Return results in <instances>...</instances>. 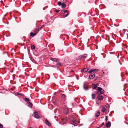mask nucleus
<instances>
[{
	"instance_id": "7",
	"label": "nucleus",
	"mask_w": 128,
	"mask_h": 128,
	"mask_svg": "<svg viewBox=\"0 0 128 128\" xmlns=\"http://www.w3.org/2000/svg\"><path fill=\"white\" fill-rule=\"evenodd\" d=\"M97 98L98 100H102L104 99L103 97L102 96H98Z\"/></svg>"
},
{
	"instance_id": "10",
	"label": "nucleus",
	"mask_w": 128,
	"mask_h": 128,
	"mask_svg": "<svg viewBox=\"0 0 128 128\" xmlns=\"http://www.w3.org/2000/svg\"><path fill=\"white\" fill-rule=\"evenodd\" d=\"M106 106H103L102 108V112H104V111L106 110Z\"/></svg>"
},
{
	"instance_id": "21",
	"label": "nucleus",
	"mask_w": 128,
	"mask_h": 128,
	"mask_svg": "<svg viewBox=\"0 0 128 128\" xmlns=\"http://www.w3.org/2000/svg\"><path fill=\"white\" fill-rule=\"evenodd\" d=\"M64 110H65L66 111V112L65 113V114H67L68 112V109H67L66 108H65V109H64Z\"/></svg>"
},
{
	"instance_id": "19",
	"label": "nucleus",
	"mask_w": 128,
	"mask_h": 128,
	"mask_svg": "<svg viewBox=\"0 0 128 128\" xmlns=\"http://www.w3.org/2000/svg\"><path fill=\"white\" fill-rule=\"evenodd\" d=\"M31 47L32 49L34 50L35 49V47L33 45H31Z\"/></svg>"
},
{
	"instance_id": "34",
	"label": "nucleus",
	"mask_w": 128,
	"mask_h": 128,
	"mask_svg": "<svg viewBox=\"0 0 128 128\" xmlns=\"http://www.w3.org/2000/svg\"><path fill=\"white\" fill-rule=\"evenodd\" d=\"M59 12V10H57L56 11V12Z\"/></svg>"
},
{
	"instance_id": "23",
	"label": "nucleus",
	"mask_w": 128,
	"mask_h": 128,
	"mask_svg": "<svg viewBox=\"0 0 128 128\" xmlns=\"http://www.w3.org/2000/svg\"><path fill=\"white\" fill-rule=\"evenodd\" d=\"M58 6H60L62 4L61 2H58Z\"/></svg>"
},
{
	"instance_id": "2",
	"label": "nucleus",
	"mask_w": 128,
	"mask_h": 128,
	"mask_svg": "<svg viewBox=\"0 0 128 128\" xmlns=\"http://www.w3.org/2000/svg\"><path fill=\"white\" fill-rule=\"evenodd\" d=\"M88 55L86 54H84L82 55H80L79 56L78 58L79 60H81L82 59H84L87 57Z\"/></svg>"
},
{
	"instance_id": "30",
	"label": "nucleus",
	"mask_w": 128,
	"mask_h": 128,
	"mask_svg": "<svg viewBox=\"0 0 128 128\" xmlns=\"http://www.w3.org/2000/svg\"><path fill=\"white\" fill-rule=\"evenodd\" d=\"M19 94L21 96H23V94L22 93H20V94Z\"/></svg>"
},
{
	"instance_id": "26",
	"label": "nucleus",
	"mask_w": 128,
	"mask_h": 128,
	"mask_svg": "<svg viewBox=\"0 0 128 128\" xmlns=\"http://www.w3.org/2000/svg\"><path fill=\"white\" fill-rule=\"evenodd\" d=\"M105 120H108V116H106V119Z\"/></svg>"
},
{
	"instance_id": "32",
	"label": "nucleus",
	"mask_w": 128,
	"mask_h": 128,
	"mask_svg": "<svg viewBox=\"0 0 128 128\" xmlns=\"http://www.w3.org/2000/svg\"><path fill=\"white\" fill-rule=\"evenodd\" d=\"M62 96L64 98V97H65V95L64 94H63L62 95Z\"/></svg>"
},
{
	"instance_id": "17",
	"label": "nucleus",
	"mask_w": 128,
	"mask_h": 128,
	"mask_svg": "<svg viewBox=\"0 0 128 128\" xmlns=\"http://www.w3.org/2000/svg\"><path fill=\"white\" fill-rule=\"evenodd\" d=\"M83 87L84 88L85 90H88V88L86 86H85L84 84V85Z\"/></svg>"
},
{
	"instance_id": "6",
	"label": "nucleus",
	"mask_w": 128,
	"mask_h": 128,
	"mask_svg": "<svg viewBox=\"0 0 128 128\" xmlns=\"http://www.w3.org/2000/svg\"><path fill=\"white\" fill-rule=\"evenodd\" d=\"M62 123L63 124H65L66 123L67 121V118L66 117H65L64 118H62Z\"/></svg>"
},
{
	"instance_id": "31",
	"label": "nucleus",
	"mask_w": 128,
	"mask_h": 128,
	"mask_svg": "<svg viewBox=\"0 0 128 128\" xmlns=\"http://www.w3.org/2000/svg\"><path fill=\"white\" fill-rule=\"evenodd\" d=\"M39 30V29L36 28V31L37 32H38V31Z\"/></svg>"
},
{
	"instance_id": "1",
	"label": "nucleus",
	"mask_w": 128,
	"mask_h": 128,
	"mask_svg": "<svg viewBox=\"0 0 128 128\" xmlns=\"http://www.w3.org/2000/svg\"><path fill=\"white\" fill-rule=\"evenodd\" d=\"M98 94V95H100L104 94V90L102 88L100 87H98L97 89Z\"/></svg>"
},
{
	"instance_id": "5",
	"label": "nucleus",
	"mask_w": 128,
	"mask_h": 128,
	"mask_svg": "<svg viewBox=\"0 0 128 128\" xmlns=\"http://www.w3.org/2000/svg\"><path fill=\"white\" fill-rule=\"evenodd\" d=\"M98 69L90 70L88 71V73L89 74H90L92 72H94V71L98 72Z\"/></svg>"
},
{
	"instance_id": "22",
	"label": "nucleus",
	"mask_w": 128,
	"mask_h": 128,
	"mask_svg": "<svg viewBox=\"0 0 128 128\" xmlns=\"http://www.w3.org/2000/svg\"><path fill=\"white\" fill-rule=\"evenodd\" d=\"M57 64L60 66H62V64L60 62L58 63Z\"/></svg>"
},
{
	"instance_id": "11",
	"label": "nucleus",
	"mask_w": 128,
	"mask_h": 128,
	"mask_svg": "<svg viewBox=\"0 0 128 128\" xmlns=\"http://www.w3.org/2000/svg\"><path fill=\"white\" fill-rule=\"evenodd\" d=\"M50 60L53 62H58V59L56 58H51L50 59Z\"/></svg>"
},
{
	"instance_id": "12",
	"label": "nucleus",
	"mask_w": 128,
	"mask_h": 128,
	"mask_svg": "<svg viewBox=\"0 0 128 128\" xmlns=\"http://www.w3.org/2000/svg\"><path fill=\"white\" fill-rule=\"evenodd\" d=\"M88 70V68H85L83 69L82 70V72H87Z\"/></svg>"
},
{
	"instance_id": "18",
	"label": "nucleus",
	"mask_w": 128,
	"mask_h": 128,
	"mask_svg": "<svg viewBox=\"0 0 128 128\" xmlns=\"http://www.w3.org/2000/svg\"><path fill=\"white\" fill-rule=\"evenodd\" d=\"M65 6L66 4H65L64 3H62V8H64L65 7Z\"/></svg>"
},
{
	"instance_id": "16",
	"label": "nucleus",
	"mask_w": 128,
	"mask_h": 128,
	"mask_svg": "<svg viewBox=\"0 0 128 128\" xmlns=\"http://www.w3.org/2000/svg\"><path fill=\"white\" fill-rule=\"evenodd\" d=\"M92 99H94L96 97V94H92Z\"/></svg>"
},
{
	"instance_id": "33",
	"label": "nucleus",
	"mask_w": 128,
	"mask_h": 128,
	"mask_svg": "<svg viewBox=\"0 0 128 128\" xmlns=\"http://www.w3.org/2000/svg\"><path fill=\"white\" fill-rule=\"evenodd\" d=\"M67 10H64V13H66V12H67Z\"/></svg>"
},
{
	"instance_id": "8",
	"label": "nucleus",
	"mask_w": 128,
	"mask_h": 128,
	"mask_svg": "<svg viewBox=\"0 0 128 128\" xmlns=\"http://www.w3.org/2000/svg\"><path fill=\"white\" fill-rule=\"evenodd\" d=\"M45 122H46V124L48 126H50L51 125V124L50 122L48 120L46 119L45 120Z\"/></svg>"
},
{
	"instance_id": "14",
	"label": "nucleus",
	"mask_w": 128,
	"mask_h": 128,
	"mask_svg": "<svg viewBox=\"0 0 128 128\" xmlns=\"http://www.w3.org/2000/svg\"><path fill=\"white\" fill-rule=\"evenodd\" d=\"M28 107H29L30 108H32V104L30 102H28Z\"/></svg>"
},
{
	"instance_id": "4",
	"label": "nucleus",
	"mask_w": 128,
	"mask_h": 128,
	"mask_svg": "<svg viewBox=\"0 0 128 128\" xmlns=\"http://www.w3.org/2000/svg\"><path fill=\"white\" fill-rule=\"evenodd\" d=\"M34 116L36 118H40L39 115L38 114V113L36 112H35L34 113Z\"/></svg>"
},
{
	"instance_id": "24",
	"label": "nucleus",
	"mask_w": 128,
	"mask_h": 128,
	"mask_svg": "<svg viewBox=\"0 0 128 128\" xmlns=\"http://www.w3.org/2000/svg\"><path fill=\"white\" fill-rule=\"evenodd\" d=\"M25 100L26 101H28V102L30 101V100L28 98H25Z\"/></svg>"
},
{
	"instance_id": "36",
	"label": "nucleus",
	"mask_w": 128,
	"mask_h": 128,
	"mask_svg": "<svg viewBox=\"0 0 128 128\" xmlns=\"http://www.w3.org/2000/svg\"><path fill=\"white\" fill-rule=\"evenodd\" d=\"M71 71H72V72H73V70H71Z\"/></svg>"
},
{
	"instance_id": "37",
	"label": "nucleus",
	"mask_w": 128,
	"mask_h": 128,
	"mask_svg": "<svg viewBox=\"0 0 128 128\" xmlns=\"http://www.w3.org/2000/svg\"><path fill=\"white\" fill-rule=\"evenodd\" d=\"M30 128H32L31 127H30Z\"/></svg>"
},
{
	"instance_id": "13",
	"label": "nucleus",
	"mask_w": 128,
	"mask_h": 128,
	"mask_svg": "<svg viewBox=\"0 0 128 128\" xmlns=\"http://www.w3.org/2000/svg\"><path fill=\"white\" fill-rule=\"evenodd\" d=\"M37 34V33L36 32L34 33H33V32H31L30 33V35L32 36L33 37L34 36H35Z\"/></svg>"
},
{
	"instance_id": "25",
	"label": "nucleus",
	"mask_w": 128,
	"mask_h": 128,
	"mask_svg": "<svg viewBox=\"0 0 128 128\" xmlns=\"http://www.w3.org/2000/svg\"><path fill=\"white\" fill-rule=\"evenodd\" d=\"M2 127H3L2 125V124H0V128H2Z\"/></svg>"
},
{
	"instance_id": "29",
	"label": "nucleus",
	"mask_w": 128,
	"mask_h": 128,
	"mask_svg": "<svg viewBox=\"0 0 128 128\" xmlns=\"http://www.w3.org/2000/svg\"><path fill=\"white\" fill-rule=\"evenodd\" d=\"M44 26H45L44 25H42V26L40 27V29L42 28L43 27H44Z\"/></svg>"
},
{
	"instance_id": "15",
	"label": "nucleus",
	"mask_w": 128,
	"mask_h": 128,
	"mask_svg": "<svg viewBox=\"0 0 128 128\" xmlns=\"http://www.w3.org/2000/svg\"><path fill=\"white\" fill-rule=\"evenodd\" d=\"M100 114V112L99 111H98L97 113H96L95 114V116L96 117L98 116Z\"/></svg>"
},
{
	"instance_id": "35",
	"label": "nucleus",
	"mask_w": 128,
	"mask_h": 128,
	"mask_svg": "<svg viewBox=\"0 0 128 128\" xmlns=\"http://www.w3.org/2000/svg\"><path fill=\"white\" fill-rule=\"evenodd\" d=\"M98 128H100V127H98Z\"/></svg>"
},
{
	"instance_id": "3",
	"label": "nucleus",
	"mask_w": 128,
	"mask_h": 128,
	"mask_svg": "<svg viewBox=\"0 0 128 128\" xmlns=\"http://www.w3.org/2000/svg\"><path fill=\"white\" fill-rule=\"evenodd\" d=\"M89 75V78L90 79H92L95 76V74L94 72H92Z\"/></svg>"
},
{
	"instance_id": "20",
	"label": "nucleus",
	"mask_w": 128,
	"mask_h": 128,
	"mask_svg": "<svg viewBox=\"0 0 128 128\" xmlns=\"http://www.w3.org/2000/svg\"><path fill=\"white\" fill-rule=\"evenodd\" d=\"M92 87H93V88L95 89L97 87V86L96 85L94 84L92 86Z\"/></svg>"
},
{
	"instance_id": "9",
	"label": "nucleus",
	"mask_w": 128,
	"mask_h": 128,
	"mask_svg": "<svg viewBox=\"0 0 128 128\" xmlns=\"http://www.w3.org/2000/svg\"><path fill=\"white\" fill-rule=\"evenodd\" d=\"M111 125V123L109 121L108 122H107L106 124V127H107L108 128L110 127Z\"/></svg>"
},
{
	"instance_id": "28",
	"label": "nucleus",
	"mask_w": 128,
	"mask_h": 128,
	"mask_svg": "<svg viewBox=\"0 0 128 128\" xmlns=\"http://www.w3.org/2000/svg\"><path fill=\"white\" fill-rule=\"evenodd\" d=\"M104 125V122H103L102 123V124H101V125L100 126H103Z\"/></svg>"
},
{
	"instance_id": "27",
	"label": "nucleus",
	"mask_w": 128,
	"mask_h": 128,
	"mask_svg": "<svg viewBox=\"0 0 128 128\" xmlns=\"http://www.w3.org/2000/svg\"><path fill=\"white\" fill-rule=\"evenodd\" d=\"M69 13H68L67 14H66V15H65L64 17H66L67 16L69 15Z\"/></svg>"
}]
</instances>
